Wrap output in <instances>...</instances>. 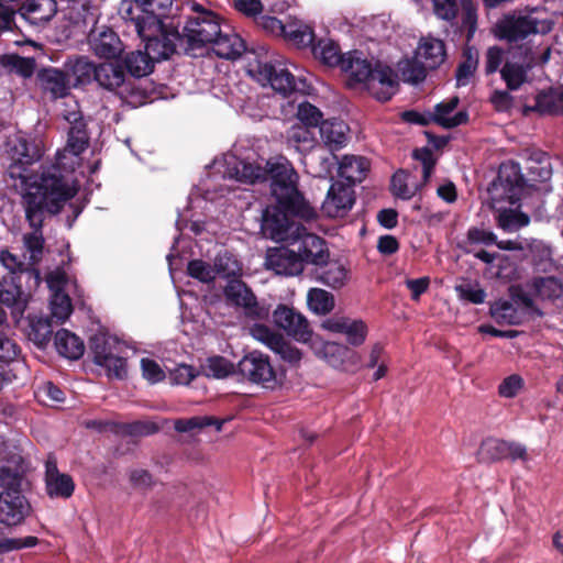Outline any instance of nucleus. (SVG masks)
Instances as JSON below:
<instances>
[{"label": "nucleus", "mask_w": 563, "mask_h": 563, "mask_svg": "<svg viewBox=\"0 0 563 563\" xmlns=\"http://www.w3.org/2000/svg\"><path fill=\"white\" fill-rule=\"evenodd\" d=\"M76 194L77 188L69 184L57 164L41 166L40 170L30 177L21 203L25 220L32 229V232L23 235V244L30 253L32 263H38L43 255L45 219L58 214Z\"/></svg>", "instance_id": "1"}, {"label": "nucleus", "mask_w": 563, "mask_h": 563, "mask_svg": "<svg viewBox=\"0 0 563 563\" xmlns=\"http://www.w3.org/2000/svg\"><path fill=\"white\" fill-rule=\"evenodd\" d=\"M276 202L292 211L305 221L317 218V210L298 189L299 175L285 156L269 158L265 163V179Z\"/></svg>", "instance_id": "2"}, {"label": "nucleus", "mask_w": 563, "mask_h": 563, "mask_svg": "<svg viewBox=\"0 0 563 563\" xmlns=\"http://www.w3.org/2000/svg\"><path fill=\"white\" fill-rule=\"evenodd\" d=\"M341 69L350 75L352 81L362 84L380 102L390 100L398 89L397 75L390 66L379 62L373 65L358 51L346 53Z\"/></svg>", "instance_id": "3"}, {"label": "nucleus", "mask_w": 563, "mask_h": 563, "mask_svg": "<svg viewBox=\"0 0 563 563\" xmlns=\"http://www.w3.org/2000/svg\"><path fill=\"white\" fill-rule=\"evenodd\" d=\"M554 26V21L545 11L538 8L514 10L503 14L494 25L495 37L508 43H519L533 35H547Z\"/></svg>", "instance_id": "4"}, {"label": "nucleus", "mask_w": 563, "mask_h": 563, "mask_svg": "<svg viewBox=\"0 0 563 563\" xmlns=\"http://www.w3.org/2000/svg\"><path fill=\"white\" fill-rule=\"evenodd\" d=\"M236 374L244 380L269 390L283 385L284 374L273 366L267 354L260 351L245 354L236 364Z\"/></svg>", "instance_id": "5"}, {"label": "nucleus", "mask_w": 563, "mask_h": 563, "mask_svg": "<svg viewBox=\"0 0 563 563\" xmlns=\"http://www.w3.org/2000/svg\"><path fill=\"white\" fill-rule=\"evenodd\" d=\"M145 43L144 48L150 53L154 62L168 59L174 54H189L187 44L178 26L159 23V29H151L143 35H139Z\"/></svg>", "instance_id": "6"}, {"label": "nucleus", "mask_w": 563, "mask_h": 563, "mask_svg": "<svg viewBox=\"0 0 563 563\" xmlns=\"http://www.w3.org/2000/svg\"><path fill=\"white\" fill-rule=\"evenodd\" d=\"M298 218L292 211L280 203L269 205L263 209L261 218V232L264 238L275 242H290L298 238L303 225L296 222Z\"/></svg>", "instance_id": "7"}, {"label": "nucleus", "mask_w": 563, "mask_h": 563, "mask_svg": "<svg viewBox=\"0 0 563 563\" xmlns=\"http://www.w3.org/2000/svg\"><path fill=\"white\" fill-rule=\"evenodd\" d=\"M31 461L18 451L8 452L0 463V494H26L32 483Z\"/></svg>", "instance_id": "8"}, {"label": "nucleus", "mask_w": 563, "mask_h": 563, "mask_svg": "<svg viewBox=\"0 0 563 563\" xmlns=\"http://www.w3.org/2000/svg\"><path fill=\"white\" fill-rule=\"evenodd\" d=\"M189 52L200 49L221 35L220 18L213 11L189 16L180 32Z\"/></svg>", "instance_id": "9"}, {"label": "nucleus", "mask_w": 563, "mask_h": 563, "mask_svg": "<svg viewBox=\"0 0 563 563\" xmlns=\"http://www.w3.org/2000/svg\"><path fill=\"white\" fill-rule=\"evenodd\" d=\"M526 187L527 180L521 173L520 164L508 161L500 164L497 177L492 181L488 190L494 199L515 205L520 200Z\"/></svg>", "instance_id": "10"}, {"label": "nucleus", "mask_w": 563, "mask_h": 563, "mask_svg": "<svg viewBox=\"0 0 563 563\" xmlns=\"http://www.w3.org/2000/svg\"><path fill=\"white\" fill-rule=\"evenodd\" d=\"M223 295L230 303L243 308L250 319L266 320L269 317V308L260 305L251 288L241 279L228 280Z\"/></svg>", "instance_id": "11"}, {"label": "nucleus", "mask_w": 563, "mask_h": 563, "mask_svg": "<svg viewBox=\"0 0 563 563\" xmlns=\"http://www.w3.org/2000/svg\"><path fill=\"white\" fill-rule=\"evenodd\" d=\"M8 153L12 161L10 165L11 177L24 178L22 172L26 166L34 164L41 159L42 152L38 145L25 136L16 135L8 143Z\"/></svg>", "instance_id": "12"}, {"label": "nucleus", "mask_w": 563, "mask_h": 563, "mask_svg": "<svg viewBox=\"0 0 563 563\" xmlns=\"http://www.w3.org/2000/svg\"><path fill=\"white\" fill-rule=\"evenodd\" d=\"M273 321L277 328L297 341L307 342L311 338L308 320L292 307L279 303L273 311Z\"/></svg>", "instance_id": "13"}, {"label": "nucleus", "mask_w": 563, "mask_h": 563, "mask_svg": "<svg viewBox=\"0 0 563 563\" xmlns=\"http://www.w3.org/2000/svg\"><path fill=\"white\" fill-rule=\"evenodd\" d=\"M36 81L41 91L52 101L67 98L73 85L66 70L56 67H42L36 71Z\"/></svg>", "instance_id": "14"}, {"label": "nucleus", "mask_w": 563, "mask_h": 563, "mask_svg": "<svg viewBox=\"0 0 563 563\" xmlns=\"http://www.w3.org/2000/svg\"><path fill=\"white\" fill-rule=\"evenodd\" d=\"M354 203L355 196L352 185L332 183L322 202L321 209L329 218H343L350 212Z\"/></svg>", "instance_id": "15"}, {"label": "nucleus", "mask_w": 563, "mask_h": 563, "mask_svg": "<svg viewBox=\"0 0 563 563\" xmlns=\"http://www.w3.org/2000/svg\"><path fill=\"white\" fill-rule=\"evenodd\" d=\"M290 243L297 246L296 250L303 266L312 264L317 267L330 256L325 241L313 233L306 232L305 228L299 231L298 238L290 240Z\"/></svg>", "instance_id": "16"}, {"label": "nucleus", "mask_w": 563, "mask_h": 563, "mask_svg": "<svg viewBox=\"0 0 563 563\" xmlns=\"http://www.w3.org/2000/svg\"><path fill=\"white\" fill-rule=\"evenodd\" d=\"M62 115L70 124L67 148L73 155L78 156L89 146L90 135L87 121L82 117L77 101H74V107L70 110H65Z\"/></svg>", "instance_id": "17"}, {"label": "nucleus", "mask_w": 563, "mask_h": 563, "mask_svg": "<svg viewBox=\"0 0 563 563\" xmlns=\"http://www.w3.org/2000/svg\"><path fill=\"white\" fill-rule=\"evenodd\" d=\"M32 514L26 494H0V523L5 527L22 525Z\"/></svg>", "instance_id": "18"}, {"label": "nucleus", "mask_w": 563, "mask_h": 563, "mask_svg": "<svg viewBox=\"0 0 563 563\" xmlns=\"http://www.w3.org/2000/svg\"><path fill=\"white\" fill-rule=\"evenodd\" d=\"M265 264L277 275L295 276L303 271L297 250L283 245L267 250Z\"/></svg>", "instance_id": "19"}, {"label": "nucleus", "mask_w": 563, "mask_h": 563, "mask_svg": "<svg viewBox=\"0 0 563 563\" xmlns=\"http://www.w3.org/2000/svg\"><path fill=\"white\" fill-rule=\"evenodd\" d=\"M88 43L95 55L104 59L118 58L124 49L119 35L109 26L92 30Z\"/></svg>", "instance_id": "20"}, {"label": "nucleus", "mask_w": 563, "mask_h": 563, "mask_svg": "<svg viewBox=\"0 0 563 563\" xmlns=\"http://www.w3.org/2000/svg\"><path fill=\"white\" fill-rule=\"evenodd\" d=\"M257 71L276 92L285 97L297 90L295 76L280 63H260Z\"/></svg>", "instance_id": "21"}, {"label": "nucleus", "mask_w": 563, "mask_h": 563, "mask_svg": "<svg viewBox=\"0 0 563 563\" xmlns=\"http://www.w3.org/2000/svg\"><path fill=\"white\" fill-rule=\"evenodd\" d=\"M45 490L49 498L68 499L75 492V482L69 474L60 473L55 461L45 463Z\"/></svg>", "instance_id": "22"}, {"label": "nucleus", "mask_w": 563, "mask_h": 563, "mask_svg": "<svg viewBox=\"0 0 563 563\" xmlns=\"http://www.w3.org/2000/svg\"><path fill=\"white\" fill-rule=\"evenodd\" d=\"M19 16L34 26L49 22L57 13L56 0H24L18 8Z\"/></svg>", "instance_id": "23"}, {"label": "nucleus", "mask_w": 563, "mask_h": 563, "mask_svg": "<svg viewBox=\"0 0 563 563\" xmlns=\"http://www.w3.org/2000/svg\"><path fill=\"white\" fill-rule=\"evenodd\" d=\"M322 325L331 332L345 334L347 342L353 346L362 345L367 336V325L361 319L335 316L327 319Z\"/></svg>", "instance_id": "24"}, {"label": "nucleus", "mask_w": 563, "mask_h": 563, "mask_svg": "<svg viewBox=\"0 0 563 563\" xmlns=\"http://www.w3.org/2000/svg\"><path fill=\"white\" fill-rule=\"evenodd\" d=\"M317 282L333 289L342 288L349 279V271L343 263L329 258L313 268Z\"/></svg>", "instance_id": "25"}, {"label": "nucleus", "mask_w": 563, "mask_h": 563, "mask_svg": "<svg viewBox=\"0 0 563 563\" xmlns=\"http://www.w3.org/2000/svg\"><path fill=\"white\" fill-rule=\"evenodd\" d=\"M95 81L109 91L122 89L119 93L129 91L124 68L121 63H101L97 66Z\"/></svg>", "instance_id": "26"}, {"label": "nucleus", "mask_w": 563, "mask_h": 563, "mask_svg": "<svg viewBox=\"0 0 563 563\" xmlns=\"http://www.w3.org/2000/svg\"><path fill=\"white\" fill-rule=\"evenodd\" d=\"M415 55L429 70H435L446 58L445 43L435 37H423L421 38Z\"/></svg>", "instance_id": "27"}, {"label": "nucleus", "mask_w": 563, "mask_h": 563, "mask_svg": "<svg viewBox=\"0 0 563 563\" xmlns=\"http://www.w3.org/2000/svg\"><path fill=\"white\" fill-rule=\"evenodd\" d=\"M225 176L241 183L255 184L265 179V165L250 163L232 157L227 162Z\"/></svg>", "instance_id": "28"}, {"label": "nucleus", "mask_w": 563, "mask_h": 563, "mask_svg": "<svg viewBox=\"0 0 563 563\" xmlns=\"http://www.w3.org/2000/svg\"><path fill=\"white\" fill-rule=\"evenodd\" d=\"M526 111L542 115H563V86L541 90L536 96L534 106L526 107Z\"/></svg>", "instance_id": "29"}, {"label": "nucleus", "mask_w": 563, "mask_h": 563, "mask_svg": "<svg viewBox=\"0 0 563 563\" xmlns=\"http://www.w3.org/2000/svg\"><path fill=\"white\" fill-rule=\"evenodd\" d=\"M349 130V125L339 119L324 120L319 126L321 140L331 152L339 151L346 144Z\"/></svg>", "instance_id": "30"}, {"label": "nucleus", "mask_w": 563, "mask_h": 563, "mask_svg": "<svg viewBox=\"0 0 563 563\" xmlns=\"http://www.w3.org/2000/svg\"><path fill=\"white\" fill-rule=\"evenodd\" d=\"M97 66L98 65L89 60L88 57L78 56L65 63V70L68 78L74 79L71 81L73 87L81 88L95 81Z\"/></svg>", "instance_id": "31"}, {"label": "nucleus", "mask_w": 563, "mask_h": 563, "mask_svg": "<svg viewBox=\"0 0 563 563\" xmlns=\"http://www.w3.org/2000/svg\"><path fill=\"white\" fill-rule=\"evenodd\" d=\"M21 287V276L5 275L0 282V302L9 308L23 312L26 300Z\"/></svg>", "instance_id": "32"}, {"label": "nucleus", "mask_w": 563, "mask_h": 563, "mask_svg": "<svg viewBox=\"0 0 563 563\" xmlns=\"http://www.w3.org/2000/svg\"><path fill=\"white\" fill-rule=\"evenodd\" d=\"M459 102L460 99L455 96L448 101L437 103L434 113H432L433 123L444 129H453L465 124L468 121V112L465 110L456 112L453 117H448L455 110Z\"/></svg>", "instance_id": "33"}, {"label": "nucleus", "mask_w": 563, "mask_h": 563, "mask_svg": "<svg viewBox=\"0 0 563 563\" xmlns=\"http://www.w3.org/2000/svg\"><path fill=\"white\" fill-rule=\"evenodd\" d=\"M89 349L92 353L93 363L99 366L107 362L109 357L121 354L122 343L115 336L96 333L89 339Z\"/></svg>", "instance_id": "34"}, {"label": "nucleus", "mask_w": 563, "mask_h": 563, "mask_svg": "<svg viewBox=\"0 0 563 563\" xmlns=\"http://www.w3.org/2000/svg\"><path fill=\"white\" fill-rule=\"evenodd\" d=\"M119 14L126 23L133 25L137 35H143L152 29L147 25V15L141 0H122L119 5Z\"/></svg>", "instance_id": "35"}, {"label": "nucleus", "mask_w": 563, "mask_h": 563, "mask_svg": "<svg viewBox=\"0 0 563 563\" xmlns=\"http://www.w3.org/2000/svg\"><path fill=\"white\" fill-rule=\"evenodd\" d=\"M212 49L221 58L236 59L245 52V43L236 33H223L212 42Z\"/></svg>", "instance_id": "36"}, {"label": "nucleus", "mask_w": 563, "mask_h": 563, "mask_svg": "<svg viewBox=\"0 0 563 563\" xmlns=\"http://www.w3.org/2000/svg\"><path fill=\"white\" fill-rule=\"evenodd\" d=\"M54 345L58 354L68 360H79L85 352L84 341L66 329H60L56 332Z\"/></svg>", "instance_id": "37"}, {"label": "nucleus", "mask_w": 563, "mask_h": 563, "mask_svg": "<svg viewBox=\"0 0 563 563\" xmlns=\"http://www.w3.org/2000/svg\"><path fill=\"white\" fill-rule=\"evenodd\" d=\"M369 170V163L365 157L343 156L339 163L338 174L344 178L347 184L355 185L361 183Z\"/></svg>", "instance_id": "38"}, {"label": "nucleus", "mask_w": 563, "mask_h": 563, "mask_svg": "<svg viewBox=\"0 0 563 563\" xmlns=\"http://www.w3.org/2000/svg\"><path fill=\"white\" fill-rule=\"evenodd\" d=\"M121 64L132 77L142 78L153 71L155 62L146 49H137L128 53Z\"/></svg>", "instance_id": "39"}, {"label": "nucleus", "mask_w": 563, "mask_h": 563, "mask_svg": "<svg viewBox=\"0 0 563 563\" xmlns=\"http://www.w3.org/2000/svg\"><path fill=\"white\" fill-rule=\"evenodd\" d=\"M527 187H534V183H545L552 176L550 159L545 153H536L527 161Z\"/></svg>", "instance_id": "40"}, {"label": "nucleus", "mask_w": 563, "mask_h": 563, "mask_svg": "<svg viewBox=\"0 0 563 563\" xmlns=\"http://www.w3.org/2000/svg\"><path fill=\"white\" fill-rule=\"evenodd\" d=\"M311 52L322 64L341 67L346 54L340 52L339 45L330 38H320L312 45Z\"/></svg>", "instance_id": "41"}, {"label": "nucleus", "mask_w": 563, "mask_h": 563, "mask_svg": "<svg viewBox=\"0 0 563 563\" xmlns=\"http://www.w3.org/2000/svg\"><path fill=\"white\" fill-rule=\"evenodd\" d=\"M508 441L497 438H486L482 441L477 456L483 463H493L507 459Z\"/></svg>", "instance_id": "42"}, {"label": "nucleus", "mask_w": 563, "mask_h": 563, "mask_svg": "<svg viewBox=\"0 0 563 563\" xmlns=\"http://www.w3.org/2000/svg\"><path fill=\"white\" fill-rule=\"evenodd\" d=\"M225 420H220L210 416H195L188 419L180 418L174 421V429L179 433H187L194 430H202L207 427H216L221 431Z\"/></svg>", "instance_id": "43"}, {"label": "nucleus", "mask_w": 563, "mask_h": 563, "mask_svg": "<svg viewBox=\"0 0 563 563\" xmlns=\"http://www.w3.org/2000/svg\"><path fill=\"white\" fill-rule=\"evenodd\" d=\"M1 65L25 79L31 78L36 70L34 57H23L18 54L2 55Z\"/></svg>", "instance_id": "44"}, {"label": "nucleus", "mask_w": 563, "mask_h": 563, "mask_svg": "<svg viewBox=\"0 0 563 563\" xmlns=\"http://www.w3.org/2000/svg\"><path fill=\"white\" fill-rule=\"evenodd\" d=\"M141 2L147 15V25L158 30L159 23H164L163 19L170 12L173 0H141Z\"/></svg>", "instance_id": "45"}, {"label": "nucleus", "mask_w": 563, "mask_h": 563, "mask_svg": "<svg viewBox=\"0 0 563 563\" xmlns=\"http://www.w3.org/2000/svg\"><path fill=\"white\" fill-rule=\"evenodd\" d=\"M532 287L541 299L555 300L563 296V284L554 276L534 277Z\"/></svg>", "instance_id": "46"}, {"label": "nucleus", "mask_w": 563, "mask_h": 563, "mask_svg": "<svg viewBox=\"0 0 563 563\" xmlns=\"http://www.w3.org/2000/svg\"><path fill=\"white\" fill-rule=\"evenodd\" d=\"M399 70L405 82L418 85L426 80L428 68L415 55L399 64Z\"/></svg>", "instance_id": "47"}, {"label": "nucleus", "mask_w": 563, "mask_h": 563, "mask_svg": "<svg viewBox=\"0 0 563 563\" xmlns=\"http://www.w3.org/2000/svg\"><path fill=\"white\" fill-rule=\"evenodd\" d=\"M161 427L151 420H135L132 422H120L119 437L141 438L157 433Z\"/></svg>", "instance_id": "48"}, {"label": "nucleus", "mask_w": 563, "mask_h": 563, "mask_svg": "<svg viewBox=\"0 0 563 563\" xmlns=\"http://www.w3.org/2000/svg\"><path fill=\"white\" fill-rule=\"evenodd\" d=\"M30 338L40 347H45L53 334L52 318L36 317L30 322Z\"/></svg>", "instance_id": "49"}, {"label": "nucleus", "mask_w": 563, "mask_h": 563, "mask_svg": "<svg viewBox=\"0 0 563 563\" xmlns=\"http://www.w3.org/2000/svg\"><path fill=\"white\" fill-rule=\"evenodd\" d=\"M205 375L217 379L227 378L236 373V365L224 356H212L203 367Z\"/></svg>", "instance_id": "50"}, {"label": "nucleus", "mask_w": 563, "mask_h": 563, "mask_svg": "<svg viewBox=\"0 0 563 563\" xmlns=\"http://www.w3.org/2000/svg\"><path fill=\"white\" fill-rule=\"evenodd\" d=\"M501 79L506 82L508 90H518L527 80V68L518 63L506 62L500 69Z\"/></svg>", "instance_id": "51"}, {"label": "nucleus", "mask_w": 563, "mask_h": 563, "mask_svg": "<svg viewBox=\"0 0 563 563\" xmlns=\"http://www.w3.org/2000/svg\"><path fill=\"white\" fill-rule=\"evenodd\" d=\"M529 222L530 218L528 214L512 209H505L497 217L498 227L506 232L517 231L528 225Z\"/></svg>", "instance_id": "52"}, {"label": "nucleus", "mask_w": 563, "mask_h": 563, "mask_svg": "<svg viewBox=\"0 0 563 563\" xmlns=\"http://www.w3.org/2000/svg\"><path fill=\"white\" fill-rule=\"evenodd\" d=\"M283 38L294 43L299 48H312L314 44V32L308 25L288 24Z\"/></svg>", "instance_id": "53"}, {"label": "nucleus", "mask_w": 563, "mask_h": 563, "mask_svg": "<svg viewBox=\"0 0 563 563\" xmlns=\"http://www.w3.org/2000/svg\"><path fill=\"white\" fill-rule=\"evenodd\" d=\"M212 267L214 269V277L219 275L229 280L235 278L241 271L238 261L227 251L216 256Z\"/></svg>", "instance_id": "54"}, {"label": "nucleus", "mask_w": 563, "mask_h": 563, "mask_svg": "<svg viewBox=\"0 0 563 563\" xmlns=\"http://www.w3.org/2000/svg\"><path fill=\"white\" fill-rule=\"evenodd\" d=\"M531 264L537 272L549 273L554 267L551 249L542 243L530 246Z\"/></svg>", "instance_id": "55"}, {"label": "nucleus", "mask_w": 563, "mask_h": 563, "mask_svg": "<svg viewBox=\"0 0 563 563\" xmlns=\"http://www.w3.org/2000/svg\"><path fill=\"white\" fill-rule=\"evenodd\" d=\"M495 243H497V235L494 232L477 227H471L467 230L465 241L459 244V247L465 253H471L472 251L467 249L468 245L489 246Z\"/></svg>", "instance_id": "56"}, {"label": "nucleus", "mask_w": 563, "mask_h": 563, "mask_svg": "<svg viewBox=\"0 0 563 563\" xmlns=\"http://www.w3.org/2000/svg\"><path fill=\"white\" fill-rule=\"evenodd\" d=\"M490 314L497 322H506L508 324H519L520 318L518 310L508 300H498L490 306Z\"/></svg>", "instance_id": "57"}, {"label": "nucleus", "mask_w": 563, "mask_h": 563, "mask_svg": "<svg viewBox=\"0 0 563 563\" xmlns=\"http://www.w3.org/2000/svg\"><path fill=\"white\" fill-rule=\"evenodd\" d=\"M308 305L312 311L325 314L333 309L334 299L327 290L313 288L308 292Z\"/></svg>", "instance_id": "58"}, {"label": "nucleus", "mask_w": 563, "mask_h": 563, "mask_svg": "<svg viewBox=\"0 0 563 563\" xmlns=\"http://www.w3.org/2000/svg\"><path fill=\"white\" fill-rule=\"evenodd\" d=\"M312 175L318 178H331L334 167L339 166L338 157L334 154H321L311 157Z\"/></svg>", "instance_id": "59"}, {"label": "nucleus", "mask_w": 563, "mask_h": 563, "mask_svg": "<svg viewBox=\"0 0 563 563\" xmlns=\"http://www.w3.org/2000/svg\"><path fill=\"white\" fill-rule=\"evenodd\" d=\"M461 30L466 32L470 42L477 29V9L472 0H462Z\"/></svg>", "instance_id": "60"}, {"label": "nucleus", "mask_w": 563, "mask_h": 563, "mask_svg": "<svg viewBox=\"0 0 563 563\" xmlns=\"http://www.w3.org/2000/svg\"><path fill=\"white\" fill-rule=\"evenodd\" d=\"M296 117L303 125L310 128H318L324 121L320 109L308 101L298 104Z\"/></svg>", "instance_id": "61"}, {"label": "nucleus", "mask_w": 563, "mask_h": 563, "mask_svg": "<svg viewBox=\"0 0 563 563\" xmlns=\"http://www.w3.org/2000/svg\"><path fill=\"white\" fill-rule=\"evenodd\" d=\"M73 306L68 295L56 291L51 300L52 318L63 323L71 313Z\"/></svg>", "instance_id": "62"}, {"label": "nucleus", "mask_w": 563, "mask_h": 563, "mask_svg": "<svg viewBox=\"0 0 563 563\" xmlns=\"http://www.w3.org/2000/svg\"><path fill=\"white\" fill-rule=\"evenodd\" d=\"M323 353L324 357L333 367H339L343 365L346 357L353 354V351L344 344L327 342L323 345Z\"/></svg>", "instance_id": "63"}, {"label": "nucleus", "mask_w": 563, "mask_h": 563, "mask_svg": "<svg viewBox=\"0 0 563 563\" xmlns=\"http://www.w3.org/2000/svg\"><path fill=\"white\" fill-rule=\"evenodd\" d=\"M187 274L201 283L208 284L214 280L213 267L202 260H191L187 265Z\"/></svg>", "instance_id": "64"}]
</instances>
